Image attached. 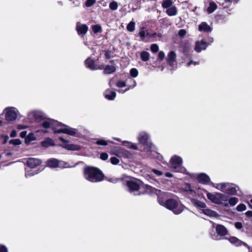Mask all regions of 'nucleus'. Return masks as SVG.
<instances>
[{
	"label": "nucleus",
	"instance_id": "38",
	"mask_svg": "<svg viewBox=\"0 0 252 252\" xmlns=\"http://www.w3.org/2000/svg\"><path fill=\"white\" fill-rule=\"evenodd\" d=\"M185 190L189 192V194L192 195V196H194V194L196 193L194 189H191L190 186L189 184L186 185Z\"/></svg>",
	"mask_w": 252,
	"mask_h": 252
},
{
	"label": "nucleus",
	"instance_id": "49",
	"mask_svg": "<svg viewBox=\"0 0 252 252\" xmlns=\"http://www.w3.org/2000/svg\"><path fill=\"white\" fill-rule=\"evenodd\" d=\"M187 33V31L185 29L180 30L178 32V35L181 37H184Z\"/></svg>",
	"mask_w": 252,
	"mask_h": 252
},
{
	"label": "nucleus",
	"instance_id": "12",
	"mask_svg": "<svg viewBox=\"0 0 252 252\" xmlns=\"http://www.w3.org/2000/svg\"><path fill=\"white\" fill-rule=\"evenodd\" d=\"M3 112L5 114V119L8 122H13L16 120L18 115L19 114L18 110L13 107L5 108Z\"/></svg>",
	"mask_w": 252,
	"mask_h": 252
},
{
	"label": "nucleus",
	"instance_id": "35",
	"mask_svg": "<svg viewBox=\"0 0 252 252\" xmlns=\"http://www.w3.org/2000/svg\"><path fill=\"white\" fill-rule=\"evenodd\" d=\"M173 4L172 0H163L162 2V7L164 8H168L171 7Z\"/></svg>",
	"mask_w": 252,
	"mask_h": 252
},
{
	"label": "nucleus",
	"instance_id": "24",
	"mask_svg": "<svg viewBox=\"0 0 252 252\" xmlns=\"http://www.w3.org/2000/svg\"><path fill=\"white\" fill-rule=\"evenodd\" d=\"M200 212L210 217H217L218 216L216 212L208 209H202Z\"/></svg>",
	"mask_w": 252,
	"mask_h": 252
},
{
	"label": "nucleus",
	"instance_id": "59",
	"mask_svg": "<svg viewBox=\"0 0 252 252\" xmlns=\"http://www.w3.org/2000/svg\"><path fill=\"white\" fill-rule=\"evenodd\" d=\"M16 134H17V132H16V130H13L11 131L10 136L11 137H14L16 136Z\"/></svg>",
	"mask_w": 252,
	"mask_h": 252
},
{
	"label": "nucleus",
	"instance_id": "25",
	"mask_svg": "<svg viewBox=\"0 0 252 252\" xmlns=\"http://www.w3.org/2000/svg\"><path fill=\"white\" fill-rule=\"evenodd\" d=\"M62 147L68 150L78 151L81 149V146L75 144H65Z\"/></svg>",
	"mask_w": 252,
	"mask_h": 252
},
{
	"label": "nucleus",
	"instance_id": "26",
	"mask_svg": "<svg viewBox=\"0 0 252 252\" xmlns=\"http://www.w3.org/2000/svg\"><path fill=\"white\" fill-rule=\"evenodd\" d=\"M198 30L200 31L210 32L212 31V28L206 23L203 22L199 25Z\"/></svg>",
	"mask_w": 252,
	"mask_h": 252
},
{
	"label": "nucleus",
	"instance_id": "11",
	"mask_svg": "<svg viewBox=\"0 0 252 252\" xmlns=\"http://www.w3.org/2000/svg\"><path fill=\"white\" fill-rule=\"evenodd\" d=\"M182 158L176 155L173 156L170 160L171 167L175 172H183L185 170L184 168L182 166Z\"/></svg>",
	"mask_w": 252,
	"mask_h": 252
},
{
	"label": "nucleus",
	"instance_id": "29",
	"mask_svg": "<svg viewBox=\"0 0 252 252\" xmlns=\"http://www.w3.org/2000/svg\"><path fill=\"white\" fill-rule=\"evenodd\" d=\"M217 8V5L214 1L209 2V6L207 8V11L209 14L213 13Z\"/></svg>",
	"mask_w": 252,
	"mask_h": 252
},
{
	"label": "nucleus",
	"instance_id": "3",
	"mask_svg": "<svg viewBox=\"0 0 252 252\" xmlns=\"http://www.w3.org/2000/svg\"><path fill=\"white\" fill-rule=\"evenodd\" d=\"M212 186L216 189L220 190L229 195H240L238 193L239 187L234 184L225 182L219 184L211 183Z\"/></svg>",
	"mask_w": 252,
	"mask_h": 252
},
{
	"label": "nucleus",
	"instance_id": "16",
	"mask_svg": "<svg viewBox=\"0 0 252 252\" xmlns=\"http://www.w3.org/2000/svg\"><path fill=\"white\" fill-rule=\"evenodd\" d=\"M166 60L168 63L173 68L176 67V54L175 52L170 51L168 54Z\"/></svg>",
	"mask_w": 252,
	"mask_h": 252
},
{
	"label": "nucleus",
	"instance_id": "55",
	"mask_svg": "<svg viewBox=\"0 0 252 252\" xmlns=\"http://www.w3.org/2000/svg\"><path fill=\"white\" fill-rule=\"evenodd\" d=\"M235 226L238 229H240L243 227V224L241 222H236L235 223Z\"/></svg>",
	"mask_w": 252,
	"mask_h": 252
},
{
	"label": "nucleus",
	"instance_id": "58",
	"mask_svg": "<svg viewBox=\"0 0 252 252\" xmlns=\"http://www.w3.org/2000/svg\"><path fill=\"white\" fill-rule=\"evenodd\" d=\"M1 138H3L4 141L3 144H5L7 141V140L9 139V137L7 135H3L1 136Z\"/></svg>",
	"mask_w": 252,
	"mask_h": 252
},
{
	"label": "nucleus",
	"instance_id": "21",
	"mask_svg": "<svg viewBox=\"0 0 252 252\" xmlns=\"http://www.w3.org/2000/svg\"><path fill=\"white\" fill-rule=\"evenodd\" d=\"M229 241L232 244L236 246H240L242 245H244L245 246H247L250 250V247L245 242H243L238 239L237 238L235 237H231L229 239Z\"/></svg>",
	"mask_w": 252,
	"mask_h": 252
},
{
	"label": "nucleus",
	"instance_id": "43",
	"mask_svg": "<svg viewBox=\"0 0 252 252\" xmlns=\"http://www.w3.org/2000/svg\"><path fill=\"white\" fill-rule=\"evenodd\" d=\"M130 74L132 77L135 78L137 76L138 74V71L137 69L133 68L130 70Z\"/></svg>",
	"mask_w": 252,
	"mask_h": 252
},
{
	"label": "nucleus",
	"instance_id": "62",
	"mask_svg": "<svg viewBox=\"0 0 252 252\" xmlns=\"http://www.w3.org/2000/svg\"><path fill=\"white\" fill-rule=\"evenodd\" d=\"M26 128V126L22 125H19L17 126V128L19 129H23Z\"/></svg>",
	"mask_w": 252,
	"mask_h": 252
},
{
	"label": "nucleus",
	"instance_id": "30",
	"mask_svg": "<svg viewBox=\"0 0 252 252\" xmlns=\"http://www.w3.org/2000/svg\"><path fill=\"white\" fill-rule=\"evenodd\" d=\"M123 145L127 147V148H128L129 149H133V150H137L138 149L137 146L135 144L133 143L130 142H129V141H123Z\"/></svg>",
	"mask_w": 252,
	"mask_h": 252
},
{
	"label": "nucleus",
	"instance_id": "15",
	"mask_svg": "<svg viewBox=\"0 0 252 252\" xmlns=\"http://www.w3.org/2000/svg\"><path fill=\"white\" fill-rule=\"evenodd\" d=\"M28 117L37 121H40L44 118V113L39 110L32 111L28 113Z\"/></svg>",
	"mask_w": 252,
	"mask_h": 252
},
{
	"label": "nucleus",
	"instance_id": "31",
	"mask_svg": "<svg viewBox=\"0 0 252 252\" xmlns=\"http://www.w3.org/2000/svg\"><path fill=\"white\" fill-rule=\"evenodd\" d=\"M139 35L142 38H144L147 36H149V37H155L156 35H157L156 33H151L148 32V31H145L144 30H142L139 32Z\"/></svg>",
	"mask_w": 252,
	"mask_h": 252
},
{
	"label": "nucleus",
	"instance_id": "50",
	"mask_svg": "<svg viewBox=\"0 0 252 252\" xmlns=\"http://www.w3.org/2000/svg\"><path fill=\"white\" fill-rule=\"evenodd\" d=\"M95 2V0H87L86 2V5L90 7Z\"/></svg>",
	"mask_w": 252,
	"mask_h": 252
},
{
	"label": "nucleus",
	"instance_id": "33",
	"mask_svg": "<svg viewBox=\"0 0 252 252\" xmlns=\"http://www.w3.org/2000/svg\"><path fill=\"white\" fill-rule=\"evenodd\" d=\"M116 70L115 66L112 65H107L104 68V73L106 74H110L114 72Z\"/></svg>",
	"mask_w": 252,
	"mask_h": 252
},
{
	"label": "nucleus",
	"instance_id": "23",
	"mask_svg": "<svg viewBox=\"0 0 252 252\" xmlns=\"http://www.w3.org/2000/svg\"><path fill=\"white\" fill-rule=\"evenodd\" d=\"M41 171V170H33L32 168H30L28 167H26L25 168V176L26 178H29L31 177L32 176H33L37 174H38L39 172H40Z\"/></svg>",
	"mask_w": 252,
	"mask_h": 252
},
{
	"label": "nucleus",
	"instance_id": "46",
	"mask_svg": "<svg viewBox=\"0 0 252 252\" xmlns=\"http://www.w3.org/2000/svg\"><path fill=\"white\" fill-rule=\"evenodd\" d=\"M236 209L238 211L241 212L246 209V206L244 204H240L237 206Z\"/></svg>",
	"mask_w": 252,
	"mask_h": 252
},
{
	"label": "nucleus",
	"instance_id": "13",
	"mask_svg": "<svg viewBox=\"0 0 252 252\" xmlns=\"http://www.w3.org/2000/svg\"><path fill=\"white\" fill-rule=\"evenodd\" d=\"M110 154L115 155L119 158H130L132 154L126 150L121 147L115 148L110 152Z\"/></svg>",
	"mask_w": 252,
	"mask_h": 252
},
{
	"label": "nucleus",
	"instance_id": "32",
	"mask_svg": "<svg viewBox=\"0 0 252 252\" xmlns=\"http://www.w3.org/2000/svg\"><path fill=\"white\" fill-rule=\"evenodd\" d=\"M150 54L146 51H143L140 53V57L141 60L144 62H147L149 60Z\"/></svg>",
	"mask_w": 252,
	"mask_h": 252
},
{
	"label": "nucleus",
	"instance_id": "36",
	"mask_svg": "<svg viewBox=\"0 0 252 252\" xmlns=\"http://www.w3.org/2000/svg\"><path fill=\"white\" fill-rule=\"evenodd\" d=\"M238 198L235 197H232L228 198L227 201H228V204H229L230 206H233L235 205L238 202Z\"/></svg>",
	"mask_w": 252,
	"mask_h": 252
},
{
	"label": "nucleus",
	"instance_id": "56",
	"mask_svg": "<svg viewBox=\"0 0 252 252\" xmlns=\"http://www.w3.org/2000/svg\"><path fill=\"white\" fill-rule=\"evenodd\" d=\"M121 179L118 178H109L108 179V181H109L110 182L113 183H116L118 182V181L121 180Z\"/></svg>",
	"mask_w": 252,
	"mask_h": 252
},
{
	"label": "nucleus",
	"instance_id": "18",
	"mask_svg": "<svg viewBox=\"0 0 252 252\" xmlns=\"http://www.w3.org/2000/svg\"><path fill=\"white\" fill-rule=\"evenodd\" d=\"M207 46V43L204 40L197 41L195 43L194 50L195 51L199 53L202 50H205Z\"/></svg>",
	"mask_w": 252,
	"mask_h": 252
},
{
	"label": "nucleus",
	"instance_id": "53",
	"mask_svg": "<svg viewBox=\"0 0 252 252\" xmlns=\"http://www.w3.org/2000/svg\"><path fill=\"white\" fill-rule=\"evenodd\" d=\"M0 252H8L7 247L3 245H0Z\"/></svg>",
	"mask_w": 252,
	"mask_h": 252
},
{
	"label": "nucleus",
	"instance_id": "41",
	"mask_svg": "<svg viewBox=\"0 0 252 252\" xmlns=\"http://www.w3.org/2000/svg\"><path fill=\"white\" fill-rule=\"evenodd\" d=\"M135 23L134 22L131 21L127 26V30L130 32H133L135 29Z\"/></svg>",
	"mask_w": 252,
	"mask_h": 252
},
{
	"label": "nucleus",
	"instance_id": "60",
	"mask_svg": "<svg viewBox=\"0 0 252 252\" xmlns=\"http://www.w3.org/2000/svg\"><path fill=\"white\" fill-rule=\"evenodd\" d=\"M105 56L107 59H109L111 57V55H110V53L109 52H106L105 53Z\"/></svg>",
	"mask_w": 252,
	"mask_h": 252
},
{
	"label": "nucleus",
	"instance_id": "7",
	"mask_svg": "<svg viewBox=\"0 0 252 252\" xmlns=\"http://www.w3.org/2000/svg\"><path fill=\"white\" fill-rule=\"evenodd\" d=\"M137 139L139 144L143 147L141 150V151L148 153L153 148L154 145L150 141V136L147 132H140L138 134Z\"/></svg>",
	"mask_w": 252,
	"mask_h": 252
},
{
	"label": "nucleus",
	"instance_id": "64",
	"mask_svg": "<svg viewBox=\"0 0 252 252\" xmlns=\"http://www.w3.org/2000/svg\"><path fill=\"white\" fill-rule=\"evenodd\" d=\"M165 176L167 177L170 178L172 177L173 176V175L170 173L167 172L165 173Z\"/></svg>",
	"mask_w": 252,
	"mask_h": 252
},
{
	"label": "nucleus",
	"instance_id": "1",
	"mask_svg": "<svg viewBox=\"0 0 252 252\" xmlns=\"http://www.w3.org/2000/svg\"><path fill=\"white\" fill-rule=\"evenodd\" d=\"M41 126L44 128L48 129L43 131L44 133L52 131L54 133H63L71 136L75 135L77 133L76 129L52 119L44 120L41 123Z\"/></svg>",
	"mask_w": 252,
	"mask_h": 252
},
{
	"label": "nucleus",
	"instance_id": "20",
	"mask_svg": "<svg viewBox=\"0 0 252 252\" xmlns=\"http://www.w3.org/2000/svg\"><path fill=\"white\" fill-rule=\"evenodd\" d=\"M198 181L204 184H207L210 182V179L209 177L204 173L199 174L197 177Z\"/></svg>",
	"mask_w": 252,
	"mask_h": 252
},
{
	"label": "nucleus",
	"instance_id": "40",
	"mask_svg": "<svg viewBox=\"0 0 252 252\" xmlns=\"http://www.w3.org/2000/svg\"><path fill=\"white\" fill-rule=\"evenodd\" d=\"M92 29L94 33L100 32L102 31L101 27L99 25H93Z\"/></svg>",
	"mask_w": 252,
	"mask_h": 252
},
{
	"label": "nucleus",
	"instance_id": "17",
	"mask_svg": "<svg viewBox=\"0 0 252 252\" xmlns=\"http://www.w3.org/2000/svg\"><path fill=\"white\" fill-rule=\"evenodd\" d=\"M41 163V161L36 158H29L27 161V167L34 169L39 166Z\"/></svg>",
	"mask_w": 252,
	"mask_h": 252
},
{
	"label": "nucleus",
	"instance_id": "54",
	"mask_svg": "<svg viewBox=\"0 0 252 252\" xmlns=\"http://www.w3.org/2000/svg\"><path fill=\"white\" fill-rule=\"evenodd\" d=\"M165 57L164 53L163 51H160L158 53V59L160 60H162Z\"/></svg>",
	"mask_w": 252,
	"mask_h": 252
},
{
	"label": "nucleus",
	"instance_id": "57",
	"mask_svg": "<svg viewBox=\"0 0 252 252\" xmlns=\"http://www.w3.org/2000/svg\"><path fill=\"white\" fill-rule=\"evenodd\" d=\"M198 64V63H197V62L191 61H190V62H189V63H187V66H189L191 64H193L194 65H195Z\"/></svg>",
	"mask_w": 252,
	"mask_h": 252
},
{
	"label": "nucleus",
	"instance_id": "63",
	"mask_svg": "<svg viewBox=\"0 0 252 252\" xmlns=\"http://www.w3.org/2000/svg\"><path fill=\"white\" fill-rule=\"evenodd\" d=\"M247 216L252 217V211H249L246 213Z\"/></svg>",
	"mask_w": 252,
	"mask_h": 252
},
{
	"label": "nucleus",
	"instance_id": "34",
	"mask_svg": "<svg viewBox=\"0 0 252 252\" xmlns=\"http://www.w3.org/2000/svg\"><path fill=\"white\" fill-rule=\"evenodd\" d=\"M154 174L156 176H159L162 174V172L156 169L149 168V176H153Z\"/></svg>",
	"mask_w": 252,
	"mask_h": 252
},
{
	"label": "nucleus",
	"instance_id": "61",
	"mask_svg": "<svg viewBox=\"0 0 252 252\" xmlns=\"http://www.w3.org/2000/svg\"><path fill=\"white\" fill-rule=\"evenodd\" d=\"M27 135V131H22L20 133V136L22 137V138H24L26 137Z\"/></svg>",
	"mask_w": 252,
	"mask_h": 252
},
{
	"label": "nucleus",
	"instance_id": "5",
	"mask_svg": "<svg viewBox=\"0 0 252 252\" xmlns=\"http://www.w3.org/2000/svg\"><path fill=\"white\" fill-rule=\"evenodd\" d=\"M207 198L212 203L228 207V197L223 193L215 192L211 193L205 190Z\"/></svg>",
	"mask_w": 252,
	"mask_h": 252
},
{
	"label": "nucleus",
	"instance_id": "37",
	"mask_svg": "<svg viewBox=\"0 0 252 252\" xmlns=\"http://www.w3.org/2000/svg\"><path fill=\"white\" fill-rule=\"evenodd\" d=\"M109 143H112L111 141L105 140L102 139H99L96 140L95 143L98 145L106 146Z\"/></svg>",
	"mask_w": 252,
	"mask_h": 252
},
{
	"label": "nucleus",
	"instance_id": "19",
	"mask_svg": "<svg viewBox=\"0 0 252 252\" xmlns=\"http://www.w3.org/2000/svg\"><path fill=\"white\" fill-rule=\"evenodd\" d=\"M76 31L79 35H84L88 31V28L86 24H81L77 23L76 25Z\"/></svg>",
	"mask_w": 252,
	"mask_h": 252
},
{
	"label": "nucleus",
	"instance_id": "9",
	"mask_svg": "<svg viewBox=\"0 0 252 252\" xmlns=\"http://www.w3.org/2000/svg\"><path fill=\"white\" fill-rule=\"evenodd\" d=\"M227 234V230L225 227L221 224H217L215 228V231L210 232V236L214 240H220L223 237Z\"/></svg>",
	"mask_w": 252,
	"mask_h": 252
},
{
	"label": "nucleus",
	"instance_id": "42",
	"mask_svg": "<svg viewBox=\"0 0 252 252\" xmlns=\"http://www.w3.org/2000/svg\"><path fill=\"white\" fill-rule=\"evenodd\" d=\"M118 3L116 1H112L109 4V8L112 10H115L118 8Z\"/></svg>",
	"mask_w": 252,
	"mask_h": 252
},
{
	"label": "nucleus",
	"instance_id": "52",
	"mask_svg": "<svg viewBox=\"0 0 252 252\" xmlns=\"http://www.w3.org/2000/svg\"><path fill=\"white\" fill-rule=\"evenodd\" d=\"M238 0H219L218 3H219L220 4L223 5L224 4V2H229L231 1H237Z\"/></svg>",
	"mask_w": 252,
	"mask_h": 252
},
{
	"label": "nucleus",
	"instance_id": "28",
	"mask_svg": "<svg viewBox=\"0 0 252 252\" xmlns=\"http://www.w3.org/2000/svg\"><path fill=\"white\" fill-rule=\"evenodd\" d=\"M55 145L54 141L50 138H47L41 142V145L43 147H48L50 146H54Z\"/></svg>",
	"mask_w": 252,
	"mask_h": 252
},
{
	"label": "nucleus",
	"instance_id": "22",
	"mask_svg": "<svg viewBox=\"0 0 252 252\" xmlns=\"http://www.w3.org/2000/svg\"><path fill=\"white\" fill-rule=\"evenodd\" d=\"M104 96L105 98L109 100H113L116 96V92L110 89H107L104 92Z\"/></svg>",
	"mask_w": 252,
	"mask_h": 252
},
{
	"label": "nucleus",
	"instance_id": "47",
	"mask_svg": "<svg viewBox=\"0 0 252 252\" xmlns=\"http://www.w3.org/2000/svg\"><path fill=\"white\" fill-rule=\"evenodd\" d=\"M9 143L14 145H19L21 144V141L19 139H15L11 140L9 141Z\"/></svg>",
	"mask_w": 252,
	"mask_h": 252
},
{
	"label": "nucleus",
	"instance_id": "10",
	"mask_svg": "<svg viewBox=\"0 0 252 252\" xmlns=\"http://www.w3.org/2000/svg\"><path fill=\"white\" fill-rule=\"evenodd\" d=\"M47 167L52 168H71L74 166H70L68 163L64 161L60 160L56 158H50L46 162Z\"/></svg>",
	"mask_w": 252,
	"mask_h": 252
},
{
	"label": "nucleus",
	"instance_id": "4",
	"mask_svg": "<svg viewBox=\"0 0 252 252\" xmlns=\"http://www.w3.org/2000/svg\"><path fill=\"white\" fill-rule=\"evenodd\" d=\"M159 203L172 211L175 214L178 215L181 213L184 210V206L178 200L174 199H168L165 201L158 199Z\"/></svg>",
	"mask_w": 252,
	"mask_h": 252
},
{
	"label": "nucleus",
	"instance_id": "8",
	"mask_svg": "<svg viewBox=\"0 0 252 252\" xmlns=\"http://www.w3.org/2000/svg\"><path fill=\"white\" fill-rule=\"evenodd\" d=\"M123 184L125 186L126 190L131 194L134 195L140 194L139 192L140 187L136 181L130 180H125L124 181Z\"/></svg>",
	"mask_w": 252,
	"mask_h": 252
},
{
	"label": "nucleus",
	"instance_id": "14",
	"mask_svg": "<svg viewBox=\"0 0 252 252\" xmlns=\"http://www.w3.org/2000/svg\"><path fill=\"white\" fill-rule=\"evenodd\" d=\"M86 67L91 70L101 69L103 68L102 64H97L94 59L89 57L84 62Z\"/></svg>",
	"mask_w": 252,
	"mask_h": 252
},
{
	"label": "nucleus",
	"instance_id": "48",
	"mask_svg": "<svg viewBox=\"0 0 252 252\" xmlns=\"http://www.w3.org/2000/svg\"><path fill=\"white\" fill-rule=\"evenodd\" d=\"M110 161L111 163L114 165H116L118 164L120 161L119 159L115 157L111 158Z\"/></svg>",
	"mask_w": 252,
	"mask_h": 252
},
{
	"label": "nucleus",
	"instance_id": "2",
	"mask_svg": "<svg viewBox=\"0 0 252 252\" xmlns=\"http://www.w3.org/2000/svg\"><path fill=\"white\" fill-rule=\"evenodd\" d=\"M83 175L85 179L92 183L101 182L104 177V175L100 170L90 166L84 168Z\"/></svg>",
	"mask_w": 252,
	"mask_h": 252
},
{
	"label": "nucleus",
	"instance_id": "27",
	"mask_svg": "<svg viewBox=\"0 0 252 252\" xmlns=\"http://www.w3.org/2000/svg\"><path fill=\"white\" fill-rule=\"evenodd\" d=\"M166 12L167 15L170 16H174L176 15L177 13V9L175 6H172L167 8Z\"/></svg>",
	"mask_w": 252,
	"mask_h": 252
},
{
	"label": "nucleus",
	"instance_id": "51",
	"mask_svg": "<svg viewBox=\"0 0 252 252\" xmlns=\"http://www.w3.org/2000/svg\"><path fill=\"white\" fill-rule=\"evenodd\" d=\"M100 158L102 160H105L108 158V155L106 153H102L100 154Z\"/></svg>",
	"mask_w": 252,
	"mask_h": 252
},
{
	"label": "nucleus",
	"instance_id": "6",
	"mask_svg": "<svg viewBox=\"0 0 252 252\" xmlns=\"http://www.w3.org/2000/svg\"><path fill=\"white\" fill-rule=\"evenodd\" d=\"M111 87L113 88L115 85L119 88L126 87L123 90H119L118 91L121 93H124L130 89L133 88L136 85V82L134 80H110L109 83Z\"/></svg>",
	"mask_w": 252,
	"mask_h": 252
},
{
	"label": "nucleus",
	"instance_id": "39",
	"mask_svg": "<svg viewBox=\"0 0 252 252\" xmlns=\"http://www.w3.org/2000/svg\"><path fill=\"white\" fill-rule=\"evenodd\" d=\"M195 205L197 207H199L202 209H204L206 207V205L204 202L198 200L195 202Z\"/></svg>",
	"mask_w": 252,
	"mask_h": 252
},
{
	"label": "nucleus",
	"instance_id": "45",
	"mask_svg": "<svg viewBox=\"0 0 252 252\" xmlns=\"http://www.w3.org/2000/svg\"><path fill=\"white\" fill-rule=\"evenodd\" d=\"M159 50V48H158V46L157 44H153L151 45V50L153 52V53H157L158 52Z\"/></svg>",
	"mask_w": 252,
	"mask_h": 252
},
{
	"label": "nucleus",
	"instance_id": "44",
	"mask_svg": "<svg viewBox=\"0 0 252 252\" xmlns=\"http://www.w3.org/2000/svg\"><path fill=\"white\" fill-rule=\"evenodd\" d=\"M145 187H146L147 191H151L152 192H155L156 193H157L158 191H160V190L156 189L155 188L152 187L150 185H146L145 186Z\"/></svg>",
	"mask_w": 252,
	"mask_h": 252
}]
</instances>
